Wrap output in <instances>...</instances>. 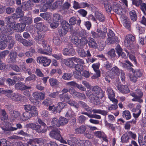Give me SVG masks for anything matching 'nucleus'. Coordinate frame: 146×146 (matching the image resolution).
<instances>
[{
	"label": "nucleus",
	"instance_id": "f257e3e1",
	"mask_svg": "<svg viewBox=\"0 0 146 146\" xmlns=\"http://www.w3.org/2000/svg\"><path fill=\"white\" fill-rule=\"evenodd\" d=\"M3 40L0 42V49H4L7 46L8 48L11 49L15 44L14 41L11 36L5 35H1L0 40Z\"/></svg>",
	"mask_w": 146,
	"mask_h": 146
},
{
	"label": "nucleus",
	"instance_id": "f03ea898",
	"mask_svg": "<svg viewBox=\"0 0 146 146\" xmlns=\"http://www.w3.org/2000/svg\"><path fill=\"white\" fill-rule=\"evenodd\" d=\"M42 44L43 48L39 49L38 50V52L41 54L46 55H50V53L52 52V49L50 46L47 44V42L45 40H43L42 42Z\"/></svg>",
	"mask_w": 146,
	"mask_h": 146
},
{
	"label": "nucleus",
	"instance_id": "7ed1b4c3",
	"mask_svg": "<svg viewBox=\"0 0 146 146\" xmlns=\"http://www.w3.org/2000/svg\"><path fill=\"white\" fill-rule=\"evenodd\" d=\"M51 137L60 141L63 143H66V141L61 137L60 134V131L58 129L55 128L53 129L50 133Z\"/></svg>",
	"mask_w": 146,
	"mask_h": 146
},
{
	"label": "nucleus",
	"instance_id": "20e7f679",
	"mask_svg": "<svg viewBox=\"0 0 146 146\" xmlns=\"http://www.w3.org/2000/svg\"><path fill=\"white\" fill-rule=\"evenodd\" d=\"M86 95L89 98L90 101L96 105H98L100 104V100L98 96H96L90 90L86 92Z\"/></svg>",
	"mask_w": 146,
	"mask_h": 146
},
{
	"label": "nucleus",
	"instance_id": "39448f33",
	"mask_svg": "<svg viewBox=\"0 0 146 146\" xmlns=\"http://www.w3.org/2000/svg\"><path fill=\"white\" fill-rule=\"evenodd\" d=\"M97 33L94 31L91 32V34L93 38H100L102 39L105 38L106 37V33L107 29H105L104 31H102L100 29L97 30Z\"/></svg>",
	"mask_w": 146,
	"mask_h": 146
},
{
	"label": "nucleus",
	"instance_id": "423d86ee",
	"mask_svg": "<svg viewBox=\"0 0 146 146\" xmlns=\"http://www.w3.org/2000/svg\"><path fill=\"white\" fill-rule=\"evenodd\" d=\"M112 10L116 13L122 16L124 15V11L120 5L115 3L112 6Z\"/></svg>",
	"mask_w": 146,
	"mask_h": 146
},
{
	"label": "nucleus",
	"instance_id": "0eeeda50",
	"mask_svg": "<svg viewBox=\"0 0 146 146\" xmlns=\"http://www.w3.org/2000/svg\"><path fill=\"white\" fill-rule=\"evenodd\" d=\"M2 124L4 126H3L2 125L1 127L4 131H12L17 129V128L13 127V124L10 123L4 122L2 123Z\"/></svg>",
	"mask_w": 146,
	"mask_h": 146
},
{
	"label": "nucleus",
	"instance_id": "6e6552de",
	"mask_svg": "<svg viewBox=\"0 0 146 146\" xmlns=\"http://www.w3.org/2000/svg\"><path fill=\"white\" fill-rule=\"evenodd\" d=\"M37 62L44 66H47L49 65L51 62V60L46 57L43 56L37 57Z\"/></svg>",
	"mask_w": 146,
	"mask_h": 146
},
{
	"label": "nucleus",
	"instance_id": "1a4fd4ad",
	"mask_svg": "<svg viewBox=\"0 0 146 146\" xmlns=\"http://www.w3.org/2000/svg\"><path fill=\"white\" fill-rule=\"evenodd\" d=\"M135 40V37L131 34L127 35L125 38V45L126 47H128L133 43Z\"/></svg>",
	"mask_w": 146,
	"mask_h": 146
},
{
	"label": "nucleus",
	"instance_id": "9d476101",
	"mask_svg": "<svg viewBox=\"0 0 146 146\" xmlns=\"http://www.w3.org/2000/svg\"><path fill=\"white\" fill-rule=\"evenodd\" d=\"M7 96L12 100L17 102L21 101L23 98L21 95L16 94H7Z\"/></svg>",
	"mask_w": 146,
	"mask_h": 146
},
{
	"label": "nucleus",
	"instance_id": "9b49d317",
	"mask_svg": "<svg viewBox=\"0 0 146 146\" xmlns=\"http://www.w3.org/2000/svg\"><path fill=\"white\" fill-rule=\"evenodd\" d=\"M92 90L93 92L98 96L100 98H102L104 96V93L101 88L98 86H96L93 87Z\"/></svg>",
	"mask_w": 146,
	"mask_h": 146
},
{
	"label": "nucleus",
	"instance_id": "f8f14e48",
	"mask_svg": "<svg viewBox=\"0 0 146 146\" xmlns=\"http://www.w3.org/2000/svg\"><path fill=\"white\" fill-rule=\"evenodd\" d=\"M34 5V4L33 3L29 0L27 2L23 3L21 7L25 11H29L32 9Z\"/></svg>",
	"mask_w": 146,
	"mask_h": 146
},
{
	"label": "nucleus",
	"instance_id": "ddd939ff",
	"mask_svg": "<svg viewBox=\"0 0 146 146\" xmlns=\"http://www.w3.org/2000/svg\"><path fill=\"white\" fill-rule=\"evenodd\" d=\"M36 27L39 31L46 32L49 30L48 26L44 22H40L36 24Z\"/></svg>",
	"mask_w": 146,
	"mask_h": 146
},
{
	"label": "nucleus",
	"instance_id": "4468645a",
	"mask_svg": "<svg viewBox=\"0 0 146 146\" xmlns=\"http://www.w3.org/2000/svg\"><path fill=\"white\" fill-rule=\"evenodd\" d=\"M107 91L108 94L109 98L110 100L114 103H117L118 101L114 98L115 94L113 90L110 87L107 88Z\"/></svg>",
	"mask_w": 146,
	"mask_h": 146
},
{
	"label": "nucleus",
	"instance_id": "2eb2a0df",
	"mask_svg": "<svg viewBox=\"0 0 146 146\" xmlns=\"http://www.w3.org/2000/svg\"><path fill=\"white\" fill-rule=\"evenodd\" d=\"M115 50L118 54L119 56H121L124 58H127L129 55V53L126 51V52H123L121 53L122 49L119 45H118L115 48Z\"/></svg>",
	"mask_w": 146,
	"mask_h": 146
},
{
	"label": "nucleus",
	"instance_id": "dca6fc26",
	"mask_svg": "<svg viewBox=\"0 0 146 146\" xmlns=\"http://www.w3.org/2000/svg\"><path fill=\"white\" fill-rule=\"evenodd\" d=\"M74 50L71 48H68L67 46L64 48L62 50L63 54L65 56L73 55L74 54Z\"/></svg>",
	"mask_w": 146,
	"mask_h": 146
},
{
	"label": "nucleus",
	"instance_id": "f3484780",
	"mask_svg": "<svg viewBox=\"0 0 146 146\" xmlns=\"http://www.w3.org/2000/svg\"><path fill=\"white\" fill-rule=\"evenodd\" d=\"M13 29V27L9 24H7L6 26H1L0 30L2 33H7L10 32Z\"/></svg>",
	"mask_w": 146,
	"mask_h": 146
},
{
	"label": "nucleus",
	"instance_id": "a211bd4d",
	"mask_svg": "<svg viewBox=\"0 0 146 146\" xmlns=\"http://www.w3.org/2000/svg\"><path fill=\"white\" fill-rule=\"evenodd\" d=\"M121 21L123 23V25L127 28H129L130 27V22L127 17L124 15L120 17Z\"/></svg>",
	"mask_w": 146,
	"mask_h": 146
},
{
	"label": "nucleus",
	"instance_id": "6ab92c4d",
	"mask_svg": "<svg viewBox=\"0 0 146 146\" xmlns=\"http://www.w3.org/2000/svg\"><path fill=\"white\" fill-rule=\"evenodd\" d=\"M15 88L16 89L23 90L25 89H29L31 88V87L27 86L22 82L17 83L15 86Z\"/></svg>",
	"mask_w": 146,
	"mask_h": 146
},
{
	"label": "nucleus",
	"instance_id": "aec40b11",
	"mask_svg": "<svg viewBox=\"0 0 146 146\" xmlns=\"http://www.w3.org/2000/svg\"><path fill=\"white\" fill-rule=\"evenodd\" d=\"M25 26L26 25L25 24L20 23L15 25L13 29L16 31L21 32L24 30Z\"/></svg>",
	"mask_w": 146,
	"mask_h": 146
},
{
	"label": "nucleus",
	"instance_id": "412c9836",
	"mask_svg": "<svg viewBox=\"0 0 146 146\" xmlns=\"http://www.w3.org/2000/svg\"><path fill=\"white\" fill-rule=\"evenodd\" d=\"M87 53L84 49L82 48L78 50V52L79 55L82 57L84 58L86 56L90 57L91 54L90 51L88 50L86 51Z\"/></svg>",
	"mask_w": 146,
	"mask_h": 146
},
{
	"label": "nucleus",
	"instance_id": "4be33fe9",
	"mask_svg": "<svg viewBox=\"0 0 146 146\" xmlns=\"http://www.w3.org/2000/svg\"><path fill=\"white\" fill-rule=\"evenodd\" d=\"M119 40L117 37L116 36L110 37V38H107L105 41V43L106 44L108 45L112 44L114 43L118 42Z\"/></svg>",
	"mask_w": 146,
	"mask_h": 146
},
{
	"label": "nucleus",
	"instance_id": "5701e85b",
	"mask_svg": "<svg viewBox=\"0 0 146 146\" xmlns=\"http://www.w3.org/2000/svg\"><path fill=\"white\" fill-rule=\"evenodd\" d=\"M111 75H109V77L111 78H113L114 77L116 76H118L120 74V71L119 69L118 68L115 66L113 67L111 69Z\"/></svg>",
	"mask_w": 146,
	"mask_h": 146
},
{
	"label": "nucleus",
	"instance_id": "b1692460",
	"mask_svg": "<svg viewBox=\"0 0 146 146\" xmlns=\"http://www.w3.org/2000/svg\"><path fill=\"white\" fill-rule=\"evenodd\" d=\"M87 43L89 46L90 48H97V44L95 40L93 38L91 37L88 38Z\"/></svg>",
	"mask_w": 146,
	"mask_h": 146
},
{
	"label": "nucleus",
	"instance_id": "393cba45",
	"mask_svg": "<svg viewBox=\"0 0 146 146\" xmlns=\"http://www.w3.org/2000/svg\"><path fill=\"white\" fill-rule=\"evenodd\" d=\"M33 96L36 100H42L44 98L45 94L42 92H35L33 94Z\"/></svg>",
	"mask_w": 146,
	"mask_h": 146
},
{
	"label": "nucleus",
	"instance_id": "a878e982",
	"mask_svg": "<svg viewBox=\"0 0 146 146\" xmlns=\"http://www.w3.org/2000/svg\"><path fill=\"white\" fill-rule=\"evenodd\" d=\"M10 114L11 118H12V120L13 121H14L15 119L17 118L21 115L19 111L13 110L10 111Z\"/></svg>",
	"mask_w": 146,
	"mask_h": 146
},
{
	"label": "nucleus",
	"instance_id": "bb28decb",
	"mask_svg": "<svg viewBox=\"0 0 146 146\" xmlns=\"http://www.w3.org/2000/svg\"><path fill=\"white\" fill-rule=\"evenodd\" d=\"M81 20L80 19L77 20L76 17H71L69 20V22L70 25H74L76 23L78 25L80 26Z\"/></svg>",
	"mask_w": 146,
	"mask_h": 146
},
{
	"label": "nucleus",
	"instance_id": "cd10ccee",
	"mask_svg": "<svg viewBox=\"0 0 146 146\" xmlns=\"http://www.w3.org/2000/svg\"><path fill=\"white\" fill-rule=\"evenodd\" d=\"M45 33L39 31L37 32V34L35 37V40L36 41H39L42 40L44 37Z\"/></svg>",
	"mask_w": 146,
	"mask_h": 146
},
{
	"label": "nucleus",
	"instance_id": "c85d7f7f",
	"mask_svg": "<svg viewBox=\"0 0 146 146\" xmlns=\"http://www.w3.org/2000/svg\"><path fill=\"white\" fill-rule=\"evenodd\" d=\"M9 57L10 60V62L12 63L15 62L16 59L17 54L13 51L9 53Z\"/></svg>",
	"mask_w": 146,
	"mask_h": 146
},
{
	"label": "nucleus",
	"instance_id": "c756f323",
	"mask_svg": "<svg viewBox=\"0 0 146 146\" xmlns=\"http://www.w3.org/2000/svg\"><path fill=\"white\" fill-rule=\"evenodd\" d=\"M104 4L106 11L108 13L110 12L112 10V7L110 5V3L107 0H104L103 2Z\"/></svg>",
	"mask_w": 146,
	"mask_h": 146
},
{
	"label": "nucleus",
	"instance_id": "7c9ffc66",
	"mask_svg": "<svg viewBox=\"0 0 146 146\" xmlns=\"http://www.w3.org/2000/svg\"><path fill=\"white\" fill-rule=\"evenodd\" d=\"M95 16L96 19L100 21L104 22L105 20V16L101 13L98 11L96 12L95 13Z\"/></svg>",
	"mask_w": 146,
	"mask_h": 146
},
{
	"label": "nucleus",
	"instance_id": "2f4dec72",
	"mask_svg": "<svg viewBox=\"0 0 146 146\" xmlns=\"http://www.w3.org/2000/svg\"><path fill=\"white\" fill-rule=\"evenodd\" d=\"M78 140L76 138L74 137H72L70 139V140H68L66 143H68L71 146H76Z\"/></svg>",
	"mask_w": 146,
	"mask_h": 146
},
{
	"label": "nucleus",
	"instance_id": "473e14b6",
	"mask_svg": "<svg viewBox=\"0 0 146 146\" xmlns=\"http://www.w3.org/2000/svg\"><path fill=\"white\" fill-rule=\"evenodd\" d=\"M91 112H93L94 113H100L104 116L108 115V111L99 109H93Z\"/></svg>",
	"mask_w": 146,
	"mask_h": 146
},
{
	"label": "nucleus",
	"instance_id": "72a5a7b5",
	"mask_svg": "<svg viewBox=\"0 0 146 146\" xmlns=\"http://www.w3.org/2000/svg\"><path fill=\"white\" fill-rule=\"evenodd\" d=\"M0 119L2 121H3L6 120L8 119V116L7 113L4 110H1L0 111Z\"/></svg>",
	"mask_w": 146,
	"mask_h": 146
},
{
	"label": "nucleus",
	"instance_id": "f704fd0d",
	"mask_svg": "<svg viewBox=\"0 0 146 146\" xmlns=\"http://www.w3.org/2000/svg\"><path fill=\"white\" fill-rule=\"evenodd\" d=\"M38 133H44L46 131V129L43 128L41 125L35 124L34 129Z\"/></svg>",
	"mask_w": 146,
	"mask_h": 146
},
{
	"label": "nucleus",
	"instance_id": "c9c22d12",
	"mask_svg": "<svg viewBox=\"0 0 146 146\" xmlns=\"http://www.w3.org/2000/svg\"><path fill=\"white\" fill-rule=\"evenodd\" d=\"M32 117L29 112L27 111L24 112L21 116L22 119L23 120L25 121L27 120Z\"/></svg>",
	"mask_w": 146,
	"mask_h": 146
},
{
	"label": "nucleus",
	"instance_id": "e433bc0d",
	"mask_svg": "<svg viewBox=\"0 0 146 146\" xmlns=\"http://www.w3.org/2000/svg\"><path fill=\"white\" fill-rule=\"evenodd\" d=\"M70 25L66 21H64L62 23V26L64 30H65L66 33H67L68 31L70 28Z\"/></svg>",
	"mask_w": 146,
	"mask_h": 146
},
{
	"label": "nucleus",
	"instance_id": "4c0bfd02",
	"mask_svg": "<svg viewBox=\"0 0 146 146\" xmlns=\"http://www.w3.org/2000/svg\"><path fill=\"white\" fill-rule=\"evenodd\" d=\"M53 43L56 45H58L61 43V41L60 39V37L57 36V35H55L53 39Z\"/></svg>",
	"mask_w": 146,
	"mask_h": 146
},
{
	"label": "nucleus",
	"instance_id": "58836bf2",
	"mask_svg": "<svg viewBox=\"0 0 146 146\" xmlns=\"http://www.w3.org/2000/svg\"><path fill=\"white\" fill-rule=\"evenodd\" d=\"M60 99L62 102H69L70 100V98L67 94L65 95H60Z\"/></svg>",
	"mask_w": 146,
	"mask_h": 146
},
{
	"label": "nucleus",
	"instance_id": "ea45409f",
	"mask_svg": "<svg viewBox=\"0 0 146 146\" xmlns=\"http://www.w3.org/2000/svg\"><path fill=\"white\" fill-rule=\"evenodd\" d=\"M10 68L14 71L17 72H20L21 71V69L20 67L15 64H10L9 66Z\"/></svg>",
	"mask_w": 146,
	"mask_h": 146
},
{
	"label": "nucleus",
	"instance_id": "a19ab883",
	"mask_svg": "<svg viewBox=\"0 0 146 146\" xmlns=\"http://www.w3.org/2000/svg\"><path fill=\"white\" fill-rule=\"evenodd\" d=\"M29 112L33 117L36 116L38 114V112L37 108L35 106H32Z\"/></svg>",
	"mask_w": 146,
	"mask_h": 146
},
{
	"label": "nucleus",
	"instance_id": "79ce46f5",
	"mask_svg": "<svg viewBox=\"0 0 146 146\" xmlns=\"http://www.w3.org/2000/svg\"><path fill=\"white\" fill-rule=\"evenodd\" d=\"M71 41L76 46H78L79 44L80 40L76 36L72 35L71 38Z\"/></svg>",
	"mask_w": 146,
	"mask_h": 146
},
{
	"label": "nucleus",
	"instance_id": "37998d69",
	"mask_svg": "<svg viewBox=\"0 0 146 146\" xmlns=\"http://www.w3.org/2000/svg\"><path fill=\"white\" fill-rule=\"evenodd\" d=\"M125 62L127 64L124 63H122V64L123 66L127 69H128V68H129L130 70L133 71V69L132 68H130L131 66H133L132 64L129 60H126L125 61Z\"/></svg>",
	"mask_w": 146,
	"mask_h": 146
},
{
	"label": "nucleus",
	"instance_id": "c03bdc74",
	"mask_svg": "<svg viewBox=\"0 0 146 146\" xmlns=\"http://www.w3.org/2000/svg\"><path fill=\"white\" fill-rule=\"evenodd\" d=\"M82 114H84L87 115L89 117L92 118H95L98 119H100L101 118V116L97 114H92L90 115L87 112H82L81 113Z\"/></svg>",
	"mask_w": 146,
	"mask_h": 146
},
{
	"label": "nucleus",
	"instance_id": "a18cd8bd",
	"mask_svg": "<svg viewBox=\"0 0 146 146\" xmlns=\"http://www.w3.org/2000/svg\"><path fill=\"white\" fill-rule=\"evenodd\" d=\"M72 76L73 74L72 73H65L63 75L62 78L64 80H70L71 79Z\"/></svg>",
	"mask_w": 146,
	"mask_h": 146
},
{
	"label": "nucleus",
	"instance_id": "49530a36",
	"mask_svg": "<svg viewBox=\"0 0 146 146\" xmlns=\"http://www.w3.org/2000/svg\"><path fill=\"white\" fill-rule=\"evenodd\" d=\"M23 23L26 24H29L32 23V21L31 18L29 17H27L25 16L23 17L21 19Z\"/></svg>",
	"mask_w": 146,
	"mask_h": 146
},
{
	"label": "nucleus",
	"instance_id": "de8ad7c7",
	"mask_svg": "<svg viewBox=\"0 0 146 146\" xmlns=\"http://www.w3.org/2000/svg\"><path fill=\"white\" fill-rule=\"evenodd\" d=\"M68 122V119L64 117H60L58 120L59 126L60 125H64L66 124Z\"/></svg>",
	"mask_w": 146,
	"mask_h": 146
},
{
	"label": "nucleus",
	"instance_id": "09e8293b",
	"mask_svg": "<svg viewBox=\"0 0 146 146\" xmlns=\"http://www.w3.org/2000/svg\"><path fill=\"white\" fill-rule=\"evenodd\" d=\"M90 142L88 140H80V142H78V144L80 146H90Z\"/></svg>",
	"mask_w": 146,
	"mask_h": 146
},
{
	"label": "nucleus",
	"instance_id": "8fccbe9b",
	"mask_svg": "<svg viewBox=\"0 0 146 146\" xmlns=\"http://www.w3.org/2000/svg\"><path fill=\"white\" fill-rule=\"evenodd\" d=\"M131 19L133 21H136L137 19V15L136 14L135 11L132 10L129 13Z\"/></svg>",
	"mask_w": 146,
	"mask_h": 146
},
{
	"label": "nucleus",
	"instance_id": "3c124183",
	"mask_svg": "<svg viewBox=\"0 0 146 146\" xmlns=\"http://www.w3.org/2000/svg\"><path fill=\"white\" fill-rule=\"evenodd\" d=\"M122 116L127 120L129 119L131 117V115L130 112L128 110H125L123 112Z\"/></svg>",
	"mask_w": 146,
	"mask_h": 146
},
{
	"label": "nucleus",
	"instance_id": "603ef678",
	"mask_svg": "<svg viewBox=\"0 0 146 146\" xmlns=\"http://www.w3.org/2000/svg\"><path fill=\"white\" fill-rule=\"evenodd\" d=\"M130 95H131V96L134 98H133L132 99V101H137L140 103H141L143 102V100L142 99L139 98H138V97L137 96L136 94H134V93H130Z\"/></svg>",
	"mask_w": 146,
	"mask_h": 146
},
{
	"label": "nucleus",
	"instance_id": "864d4df0",
	"mask_svg": "<svg viewBox=\"0 0 146 146\" xmlns=\"http://www.w3.org/2000/svg\"><path fill=\"white\" fill-rule=\"evenodd\" d=\"M49 82L51 86H57L58 85V82L56 79L50 78L49 80Z\"/></svg>",
	"mask_w": 146,
	"mask_h": 146
},
{
	"label": "nucleus",
	"instance_id": "5fc2aeb1",
	"mask_svg": "<svg viewBox=\"0 0 146 146\" xmlns=\"http://www.w3.org/2000/svg\"><path fill=\"white\" fill-rule=\"evenodd\" d=\"M86 130V127L84 125H82L77 128L76 131L78 133H82L85 132Z\"/></svg>",
	"mask_w": 146,
	"mask_h": 146
},
{
	"label": "nucleus",
	"instance_id": "6e6d98bb",
	"mask_svg": "<svg viewBox=\"0 0 146 146\" xmlns=\"http://www.w3.org/2000/svg\"><path fill=\"white\" fill-rule=\"evenodd\" d=\"M70 59L73 60L74 62L78 64H84V61L79 58L77 57H72L70 58Z\"/></svg>",
	"mask_w": 146,
	"mask_h": 146
},
{
	"label": "nucleus",
	"instance_id": "4d7b16f0",
	"mask_svg": "<svg viewBox=\"0 0 146 146\" xmlns=\"http://www.w3.org/2000/svg\"><path fill=\"white\" fill-rule=\"evenodd\" d=\"M79 104L84 109L88 111H90V110L88 106L85 102L82 101H80L79 102Z\"/></svg>",
	"mask_w": 146,
	"mask_h": 146
},
{
	"label": "nucleus",
	"instance_id": "13d9d810",
	"mask_svg": "<svg viewBox=\"0 0 146 146\" xmlns=\"http://www.w3.org/2000/svg\"><path fill=\"white\" fill-rule=\"evenodd\" d=\"M119 90L122 93H127L129 92V88L126 86L122 85Z\"/></svg>",
	"mask_w": 146,
	"mask_h": 146
},
{
	"label": "nucleus",
	"instance_id": "bf43d9fd",
	"mask_svg": "<svg viewBox=\"0 0 146 146\" xmlns=\"http://www.w3.org/2000/svg\"><path fill=\"white\" fill-rule=\"evenodd\" d=\"M133 75L137 78L140 77L142 76L143 73L141 71L139 70H135L134 72H133Z\"/></svg>",
	"mask_w": 146,
	"mask_h": 146
},
{
	"label": "nucleus",
	"instance_id": "052dcab7",
	"mask_svg": "<svg viewBox=\"0 0 146 146\" xmlns=\"http://www.w3.org/2000/svg\"><path fill=\"white\" fill-rule=\"evenodd\" d=\"M140 9L144 14L146 15V3H142L140 5Z\"/></svg>",
	"mask_w": 146,
	"mask_h": 146
},
{
	"label": "nucleus",
	"instance_id": "680f3d73",
	"mask_svg": "<svg viewBox=\"0 0 146 146\" xmlns=\"http://www.w3.org/2000/svg\"><path fill=\"white\" fill-rule=\"evenodd\" d=\"M75 68V70L77 71H82L84 70L83 66L80 64H77L76 65Z\"/></svg>",
	"mask_w": 146,
	"mask_h": 146
},
{
	"label": "nucleus",
	"instance_id": "e2e57ef3",
	"mask_svg": "<svg viewBox=\"0 0 146 146\" xmlns=\"http://www.w3.org/2000/svg\"><path fill=\"white\" fill-rule=\"evenodd\" d=\"M21 42L24 46H30L32 44V43L30 41H27L24 39H23Z\"/></svg>",
	"mask_w": 146,
	"mask_h": 146
},
{
	"label": "nucleus",
	"instance_id": "0e129e2a",
	"mask_svg": "<svg viewBox=\"0 0 146 146\" xmlns=\"http://www.w3.org/2000/svg\"><path fill=\"white\" fill-rule=\"evenodd\" d=\"M40 16L45 20L48 19L50 17V13H41Z\"/></svg>",
	"mask_w": 146,
	"mask_h": 146
},
{
	"label": "nucleus",
	"instance_id": "69168bd1",
	"mask_svg": "<svg viewBox=\"0 0 146 146\" xmlns=\"http://www.w3.org/2000/svg\"><path fill=\"white\" fill-rule=\"evenodd\" d=\"M78 36L82 38H85L87 36V34L86 33V31L84 30H82L78 33Z\"/></svg>",
	"mask_w": 146,
	"mask_h": 146
},
{
	"label": "nucleus",
	"instance_id": "338daca9",
	"mask_svg": "<svg viewBox=\"0 0 146 146\" xmlns=\"http://www.w3.org/2000/svg\"><path fill=\"white\" fill-rule=\"evenodd\" d=\"M51 123L52 125L54 127L60 126L59 122H58V119L56 118H53Z\"/></svg>",
	"mask_w": 146,
	"mask_h": 146
},
{
	"label": "nucleus",
	"instance_id": "774afa93",
	"mask_svg": "<svg viewBox=\"0 0 146 146\" xmlns=\"http://www.w3.org/2000/svg\"><path fill=\"white\" fill-rule=\"evenodd\" d=\"M2 146H12L11 143L6 140L5 139H2Z\"/></svg>",
	"mask_w": 146,
	"mask_h": 146
}]
</instances>
